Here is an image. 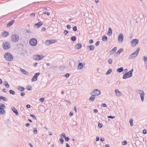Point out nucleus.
I'll return each mask as SVG.
<instances>
[{
    "label": "nucleus",
    "instance_id": "nucleus-15",
    "mask_svg": "<svg viewBox=\"0 0 147 147\" xmlns=\"http://www.w3.org/2000/svg\"><path fill=\"white\" fill-rule=\"evenodd\" d=\"M9 32H8L5 31L2 32L1 36L3 37L6 38L9 35Z\"/></svg>",
    "mask_w": 147,
    "mask_h": 147
},
{
    "label": "nucleus",
    "instance_id": "nucleus-13",
    "mask_svg": "<svg viewBox=\"0 0 147 147\" xmlns=\"http://www.w3.org/2000/svg\"><path fill=\"white\" fill-rule=\"evenodd\" d=\"M40 72L36 73L32 77V78L31 79V81L32 82L37 80V78L38 76L40 75Z\"/></svg>",
    "mask_w": 147,
    "mask_h": 147
},
{
    "label": "nucleus",
    "instance_id": "nucleus-61",
    "mask_svg": "<svg viewBox=\"0 0 147 147\" xmlns=\"http://www.w3.org/2000/svg\"><path fill=\"white\" fill-rule=\"evenodd\" d=\"M3 91L4 92L6 93L7 92V90H6V89L3 88Z\"/></svg>",
    "mask_w": 147,
    "mask_h": 147
},
{
    "label": "nucleus",
    "instance_id": "nucleus-62",
    "mask_svg": "<svg viewBox=\"0 0 147 147\" xmlns=\"http://www.w3.org/2000/svg\"><path fill=\"white\" fill-rule=\"evenodd\" d=\"M46 30V28H45V27H43V28H42L41 30H42V31H45V30Z\"/></svg>",
    "mask_w": 147,
    "mask_h": 147
},
{
    "label": "nucleus",
    "instance_id": "nucleus-3",
    "mask_svg": "<svg viewBox=\"0 0 147 147\" xmlns=\"http://www.w3.org/2000/svg\"><path fill=\"white\" fill-rule=\"evenodd\" d=\"M140 49V47L138 48L135 51L129 56L128 59H132L136 57L138 55Z\"/></svg>",
    "mask_w": 147,
    "mask_h": 147
},
{
    "label": "nucleus",
    "instance_id": "nucleus-14",
    "mask_svg": "<svg viewBox=\"0 0 147 147\" xmlns=\"http://www.w3.org/2000/svg\"><path fill=\"white\" fill-rule=\"evenodd\" d=\"M123 39V36L122 34L120 33L118 37V41L119 42H122Z\"/></svg>",
    "mask_w": 147,
    "mask_h": 147
},
{
    "label": "nucleus",
    "instance_id": "nucleus-26",
    "mask_svg": "<svg viewBox=\"0 0 147 147\" xmlns=\"http://www.w3.org/2000/svg\"><path fill=\"white\" fill-rule=\"evenodd\" d=\"M83 66V65L82 63H79L78 65V69H81Z\"/></svg>",
    "mask_w": 147,
    "mask_h": 147
},
{
    "label": "nucleus",
    "instance_id": "nucleus-19",
    "mask_svg": "<svg viewBox=\"0 0 147 147\" xmlns=\"http://www.w3.org/2000/svg\"><path fill=\"white\" fill-rule=\"evenodd\" d=\"M15 21L14 20H11L6 25L7 27H9L11 26L14 22Z\"/></svg>",
    "mask_w": 147,
    "mask_h": 147
},
{
    "label": "nucleus",
    "instance_id": "nucleus-32",
    "mask_svg": "<svg viewBox=\"0 0 147 147\" xmlns=\"http://www.w3.org/2000/svg\"><path fill=\"white\" fill-rule=\"evenodd\" d=\"M102 40L103 41H106L107 40V38L106 36H103L102 38Z\"/></svg>",
    "mask_w": 147,
    "mask_h": 147
},
{
    "label": "nucleus",
    "instance_id": "nucleus-4",
    "mask_svg": "<svg viewBox=\"0 0 147 147\" xmlns=\"http://www.w3.org/2000/svg\"><path fill=\"white\" fill-rule=\"evenodd\" d=\"M91 95H93L94 96H96L100 95L101 94L100 91L97 89H94L90 93Z\"/></svg>",
    "mask_w": 147,
    "mask_h": 147
},
{
    "label": "nucleus",
    "instance_id": "nucleus-58",
    "mask_svg": "<svg viewBox=\"0 0 147 147\" xmlns=\"http://www.w3.org/2000/svg\"><path fill=\"white\" fill-rule=\"evenodd\" d=\"M101 106L104 107H107V105L105 103H103L101 105Z\"/></svg>",
    "mask_w": 147,
    "mask_h": 147
},
{
    "label": "nucleus",
    "instance_id": "nucleus-1",
    "mask_svg": "<svg viewBox=\"0 0 147 147\" xmlns=\"http://www.w3.org/2000/svg\"><path fill=\"white\" fill-rule=\"evenodd\" d=\"M4 57L7 61H11L13 59V58L12 55L9 53H7L5 54Z\"/></svg>",
    "mask_w": 147,
    "mask_h": 147
},
{
    "label": "nucleus",
    "instance_id": "nucleus-35",
    "mask_svg": "<svg viewBox=\"0 0 147 147\" xmlns=\"http://www.w3.org/2000/svg\"><path fill=\"white\" fill-rule=\"evenodd\" d=\"M76 39V37L75 36H73L71 37V40L73 41H75Z\"/></svg>",
    "mask_w": 147,
    "mask_h": 147
},
{
    "label": "nucleus",
    "instance_id": "nucleus-16",
    "mask_svg": "<svg viewBox=\"0 0 147 147\" xmlns=\"http://www.w3.org/2000/svg\"><path fill=\"white\" fill-rule=\"evenodd\" d=\"M11 109L13 113L15 114L16 115L18 116L19 114L17 110H16L15 107H11Z\"/></svg>",
    "mask_w": 147,
    "mask_h": 147
},
{
    "label": "nucleus",
    "instance_id": "nucleus-63",
    "mask_svg": "<svg viewBox=\"0 0 147 147\" xmlns=\"http://www.w3.org/2000/svg\"><path fill=\"white\" fill-rule=\"evenodd\" d=\"M30 107H31L30 105L28 104V105H26V107L27 108H29Z\"/></svg>",
    "mask_w": 147,
    "mask_h": 147
},
{
    "label": "nucleus",
    "instance_id": "nucleus-38",
    "mask_svg": "<svg viewBox=\"0 0 147 147\" xmlns=\"http://www.w3.org/2000/svg\"><path fill=\"white\" fill-rule=\"evenodd\" d=\"M9 93L10 94L12 95H14L15 94V92L12 90H9Z\"/></svg>",
    "mask_w": 147,
    "mask_h": 147
},
{
    "label": "nucleus",
    "instance_id": "nucleus-39",
    "mask_svg": "<svg viewBox=\"0 0 147 147\" xmlns=\"http://www.w3.org/2000/svg\"><path fill=\"white\" fill-rule=\"evenodd\" d=\"M33 133L35 134H37V131L36 128L34 127V128Z\"/></svg>",
    "mask_w": 147,
    "mask_h": 147
},
{
    "label": "nucleus",
    "instance_id": "nucleus-21",
    "mask_svg": "<svg viewBox=\"0 0 147 147\" xmlns=\"http://www.w3.org/2000/svg\"><path fill=\"white\" fill-rule=\"evenodd\" d=\"M115 92L117 96H119L122 94V93L120 92L117 89H115Z\"/></svg>",
    "mask_w": 147,
    "mask_h": 147
},
{
    "label": "nucleus",
    "instance_id": "nucleus-23",
    "mask_svg": "<svg viewBox=\"0 0 147 147\" xmlns=\"http://www.w3.org/2000/svg\"><path fill=\"white\" fill-rule=\"evenodd\" d=\"M82 47V45L81 43H78L75 46V48L78 49H81Z\"/></svg>",
    "mask_w": 147,
    "mask_h": 147
},
{
    "label": "nucleus",
    "instance_id": "nucleus-44",
    "mask_svg": "<svg viewBox=\"0 0 147 147\" xmlns=\"http://www.w3.org/2000/svg\"><path fill=\"white\" fill-rule=\"evenodd\" d=\"M64 138L65 141L67 142H68L70 140L69 138L67 136L65 137Z\"/></svg>",
    "mask_w": 147,
    "mask_h": 147
},
{
    "label": "nucleus",
    "instance_id": "nucleus-18",
    "mask_svg": "<svg viewBox=\"0 0 147 147\" xmlns=\"http://www.w3.org/2000/svg\"><path fill=\"white\" fill-rule=\"evenodd\" d=\"M117 49L116 47H114L109 52L110 55H113L116 51Z\"/></svg>",
    "mask_w": 147,
    "mask_h": 147
},
{
    "label": "nucleus",
    "instance_id": "nucleus-45",
    "mask_svg": "<svg viewBox=\"0 0 147 147\" xmlns=\"http://www.w3.org/2000/svg\"><path fill=\"white\" fill-rule=\"evenodd\" d=\"M61 137H62V136L63 137V138H65L66 137L65 134L64 133H63L60 136Z\"/></svg>",
    "mask_w": 147,
    "mask_h": 147
},
{
    "label": "nucleus",
    "instance_id": "nucleus-36",
    "mask_svg": "<svg viewBox=\"0 0 147 147\" xmlns=\"http://www.w3.org/2000/svg\"><path fill=\"white\" fill-rule=\"evenodd\" d=\"M130 126L132 127L133 126V119H130L129 121Z\"/></svg>",
    "mask_w": 147,
    "mask_h": 147
},
{
    "label": "nucleus",
    "instance_id": "nucleus-42",
    "mask_svg": "<svg viewBox=\"0 0 147 147\" xmlns=\"http://www.w3.org/2000/svg\"><path fill=\"white\" fill-rule=\"evenodd\" d=\"M127 144V142L125 140L122 142V144L123 145H125Z\"/></svg>",
    "mask_w": 147,
    "mask_h": 147
},
{
    "label": "nucleus",
    "instance_id": "nucleus-40",
    "mask_svg": "<svg viewBox=\"0 0 147 147\" xmlns=\"http://www.w3.org/2000/svg\"><path fill=\"white\" fill-rule=\"evenodd\" d=\"M59 140L60 142V143L61 144H63L64 141L62 137L60 138L59 139Z\"/></svg>",
    "mask_w": 147,
    "mask_h": 147
},
{
    "label": "nucleus",
    "instance_id": "nucleus-34",
    "mask_svg": "<svg viewBox=\"0 0 147 147\" xmlns=\"http://www.w3.org/2000/svg\"><path fill=\"white\" fill-rule=\"evenodd\" d=\"M143 60L145 63L147 64V57L145 56H144Z\"/></svg>",
    "mask_w": 147,
    "mask_h": 147
},
{
    "label": "nucleus",
    "instance_id": "nucleus-11",
    "mask_svg": "<svg viewBox=\"0 0 147 147\" xmlns=\"http://www.w3.org/2000/svg\"><path fill=\"white\" fill-rule=\"evenodd\" d=\"M0 114L2 115L5 113V111L4 109L5 108V106L4 104L1 103H0Z\"/></svg>",
    "mask_w": 147,
    "mask_h": 147
},
{
    "label": "nucleus",
    "instance_id": "nucleus-64",
    "mask_svg": "<svg viewBox=\"0 0 147 147\" xmlns=\"http://www.w3.org/2000/svg\"><path fill=\"white\" fill-rule=\"evenodd\" d=\"M69 115L70 116H72L73 115V113L72 112H70L69 113Z\"/></svg>",
    "mask_w": 147,
    "mask_h": 147
},
{
    "label": "nucleus",
    "instance_id": "nucleus-12",
    "mask_svg": "<svg viewBox=\"0 0 147 147\" xmlns=\"http://www.w3.org/2000/svg\"><path fill=\"white\" fill-rule=\"evenodd\" d=\"M139 42V40L138 39H133L131 42V45L132 46H135L138 44Z\"/></svg>",
    "mask_w": 147,
    "mask_h": 147
},
{
    "label": "nucleus",
    "instance_id": "nucleus-33",
    "mask_svg": "<svg viewBox=\"0 0 147 147\" xmlns=\"http://www.w3.org/2000/svg\"><path fill=\"white\" fill-rule=\"evenodd\" d=\"M112 71V69H110L108 70L107 71L106 73V75H108L110 74Z\"/></svg>",
    "mask_w": 147,
    "mask_h": 147
},
{
    "label": "nucleus",
    "instance_id": "nucleus-49",
    "mask_svg": "<svg viewBox=\"0 0 147 147\" xmlns=\"http://www.w3.org/2000/svg\"><path fill=\"white\" fill-rule=\"evenodd\" d=\"M69 32L67 30H65L63 31V34L65 35H66Z\"/></svg>",
    "mask_w": 147,
    "mask_h": 147
},
{
    "label": "nucleus",
    "instance_id": "nucleus-55",
    "mask_svg": "<svg viewBox=\"0 0 147 147\" xmlns=\"http://www.w3.org/2000/svg\"><path fill=\"white\" fill-rule=\"evenodd\" d=\"M25 95V93L24 92H22L20 94V95L21 96H23Z\"/></svg>",
    "mask_w": 147,
    "mask_h": 147
},
{
    "label": "nucleus",
    "instance_id": "nucleus-5",
    "mask_svg": "<svg viewBox=\"0 0 147 147\" xmlns=\"http://www.w3.org/2000/svg\"><path fill=\"white\" fill-rule=\"evenodd\" d=\"M2 47L4 49L7 50L10 48L11 45L9 42H4L3 43Z\"/></svg>",
    "mask_w": 147,
    "mask_h": 147
},
{
    "label": "nucleus",
    "instance_id": "nucleus-7",
    "mask_svg": "<svg viewBox=\"0 0 147 147\" xmlns=\"http://www.w3.org/2000/svg\"><path fill=\"white\" fill-rule=\"evenodd\" d=\"M57 41L56 40H47L45 41V44L46 45H49L51 44L57 42Z\"/></svg>",
    "mask_w": 147,
    "mask_h": 147
},
{
    "label": "nucleus",
    "instance_id": "nucleus-54",
    "mask_svg": "<svg viewBox=\"0 0 147 147\" xmlns=\"http://www.w3.org/2000/svg\"><path fill=\"white\" fill-rule=\"evenodd\" d=\"M107 117L108 118H111V119H113L115 117V116H108Z\"/></svg>",
    "mask_w": 147,
    "mask_h": 147
},
{
    "label": "nucleus",
    "instance_id": "nucleus-50",
    "mask_svg": "<svg viewBox=\"0 0 147 147\" xmlns=\"http://www.w3.org/2000/svg\"><path fill=\"white\" fill-rule=\"evenodd\" d=\"M103 125L102 123H99L98 124V126L100 128H101L102 127Z\"/></svg>",
    "mask_w": 147,
    "mask_h": 147
},
{
    "label": "nucleus",
    "instance_id": "nucleus-2",
    "mask_svg": "<svg viewBox=\"0 0 147 147\" xmlns=\"http://www.w3.org/2000/svg\"><path fill=\"white\" fill-rule=\"evenodd\" d=\"M134 71L133 69H132L130 71L125 73L123 76V78L126 79L128 78L131 77L132 76V72Z\"/></svg>",
    "mask_w": 147,
    "mask_h": 147
},
{
    "label": "nucleus",
    "instance_id": "nucleus-22",
    "mask_svg": "<svg viewBox=\"0 0 147 147\" xmlns=\"http://www.w3.org/2000/svg\"><path fill=\"white\" fill-rule=\"evenodd\" d=\"M123 50L122 48L120 49L115 54V56L116 55L118 57L119 54L123 51Z\"/></svg>",
    "mask_w": 147,
    "mask_h": 147
},
{
    "label": "nucleus",
    "instance_id": "nucleus-41",
    "mask_svg": "<svg viewBox=\"0 0 147 147\" xmlns=\"http://www.w3.org/2000/svg\"><path fill=\"white\" fill-rule=\"evenodd\" d=\"M30 116L31 117L34 119L36 120L37 118L33 114H31Z\"/></svg>",
    "mask_w": 147,
    "mask_h": 147
},
{
    "label": "nucleus",
    "instance_id": "nucleus-48",
    "mask_svg": "<svg viewBox=\"0 0 147 147\" xmlns=\"http://www.w3.org/2000/svg\"><path fill=\"white\" fill-rule=\"evenodd\" d=\"M39 100L40 102H43L45 100V98L43 97L41 98H40Z\"/></svg>",
    "mask_w": 147,
    "mask_h": 147
},
{
    "label": "nucleus",
    "instance_id": "nucleus-24",
    "mask_svg": "<svg viewBox=\"0 0 147 147\" xmlns=\"http://www.w3.org/2000/svg\"><path fill=\"white\" fill-rule=\"evenodd\" d=\"M20 70L23 74L25 75H28L29 74L28 72L25 70L20 68Z\"/></svg>",
    "mask_w": 147,
    "mask_h": 147
},
{
    "label": "nucleus",
    "instance_id": "nucleus-37",
    "mask_svg": "<svg viewBox=\"0 0 147 147\" xmlns=\"http://www.w3.org/2000/svg\"><path fill=\"white\" fill-rule=\"evenodd\" d=\"M32 87L29 85L26 87L27 89L28 90H31L32 89Z\"/></svg>",
    "mask_w": 147,
    "mask_h": 147
},
{
    "label": "nucleus",
    "instance_id": "nucleus-8",
    "mask_svg": "<svg viewBox=\"0 0 147 147\" xmlns=\"http://www.w3.org/2000/svg\"><path fill=\"white\" fill-rule=\"evenodd\" d=\"M44 56L42 55H34L33 56V59L35 60H40L44 58Z\"/></svg>",
    "mask_w": 147,
    "mask_h": 147
},
{
    "label": "nucleus",
    "instance_id": "nucleus-31",
    "mask_svg": "<svg viewBox=\"0 0 147 147\" xmlns=\"http://www.w3.org/2000/svg\"><path fill=\"white\" fill-rule=\"evenodd\" d=\"M123 71V67H121L118 68L117 69V71L119 73H120L122 72Z\"/></svg>",
    "mask_w": 147,
    "mask_h": 147
},
{
    "label": "nucleus",
    "instance_id": "nucleus-6",
    "mask_svg": "<svg viewBox=\"0 0 147 147\" xmlns=\"http://www.w3.org/2000/svg\"><path fill=\"white\" fill-rule=\"evenodd\" d=\"M11 38L12 41L14 42H18L19 39L18 35L16 34H13L11 36Z\"/></svg>",
    "mask_w": 147,
    "mask_h": 147
},
{
    "label": "nucleus",
    "instance_id": "nucleus-56",
    "mask_svg": "<svg viewBox=\"0 0 147 147\" xmlns=\"http://www.w3.org/2000/svg\"><path fill=\"white\" fill-rule=\"evenodd\" d=\"M93 42V40L92 39H91L89 41V43L90 44H92Z\"/></svg>",
    "mask_w": 147,
    "mask_h": 147
},
{
    "label": "nucleus",
    "instance_id": "nucleus-59",
    "mask_svg": "<svg viewBox=\"0 0 147 147\" xmlns=\"http://www.w3.org/2000/svg\"><path fill=\"white\" fill-rule=\"evenodd\" d=\"M67 28L68 29H70L71 28V26L69 24H67L66 26Z\"/></svg>",
    "mask_w": 147,
    "mask_h": 147
},
{
    "label": "nucleus",
    "instance_id": "nucleus-10",
    "mask_svg": "<svg viewBox=\"0 0 147 147\" xmlns=\"http://www.w3.org/2000/svg\"><path fill=\"white\" fill-rule=\"evenodd\" d=\"M29 43L32 46H34L36 45L37 40L34 38H32L30 40Z\"/></svg>",
    "mask_w": 147,
    "mask_h": 147
},
{
    "label": "nucleus",
    "instance_id": "nucleus-57",
    "mask_svg": "<svg viewBox=\"0 0 147 147\" xmlns=\"http://www.w3.org/2000/svg\"><path fill=\"white\" fill-rule=\"evenodd\" d=\"M142 132L143 134H145L147 133V132L146 130L145 129H144L143 130Z\"/></svg>",
    "mask_w": 147,
    "mask_h": 147
},
{
    "label": "nucleus",
    "instance_id": "nucleus-51",
    "mask_svg": "<svg viewBox=\"0 0 147 147\" xmlns=\"http://www.w3.org/2000/svg\"><path fill=\"white\" fill-rule=\"evenodd\" d=\"M35 15V13H32L30 15V16L31 17H34Z\"/></svg>",
    "mask_w": 147,
    "mask_h": 147
},
{
    "label": "nucleus",
    "instance_id": "nucleus-17",
    "mask_svg": "<svg viewBox=\"0 0 147 147\" xmlns=\"http://www.w3.org/2000/svg\"><path fill=\"white\" fill-rule=\"evenodd\" d=\"M94 46L91 45L87 46V49L88 51H90L93 50L94 49Z\"/></svg>",
    "mask_w": 147,
    "mask_h": 147
},
{
    "label": "nucleus",
    "instance_id": "nucleus-47",
    "mask_svg": "<svg viewBox=\"0 0 147 147\" xmlns=\"http://www.w3.org/2000/svg\"><path fill=\"white\" fill-rule=\"evenodd\" d=\"M43 14H47V15L49 16L50 15V13L49 12H48L47 11H44L43 12Z\"/></svg>",
    "mask_w": 147,
    "mask_h": 147
},
{
    "label": "nucleus",
    "instance_id": "nucleus-30",
    "mask_svg": "<svg viewBox=\"0 0 147 147\" xmlns=\"http://www.w3.org/2000/svg\"><path fill=\"white\" fill-rule=\"evenodd\" d=\"M95 96H93V95H91L89 99V100L91 101H93L95 99Z\"/></svg>",
    "mask_w": 147,
    "mask_h": 147
},
{
    "label": "nucleus",
    "instance_id": "nucleus-9",
    "mask_svg": "<svg viewBox=\"0 0 147 147\" xmlns=\"http://www.w3.org/2000/svg\"><path fill=\"white\" fill-rule=\"evenodd\" d=\"M136 91L137 93L140 95L141 101H143L144 100V91L141 90H137Z\"/></svg>",
    "mask_w": 147,
    "mask_h": 147
},
{
    "label": "nucleus",
    "instance_id": "nucleus-28",
    "mask_svg": "<svg viewBox=\"0 0 147 147\" xmlns=\"http://www.w3.org/2000/svg\"><path fill=\"white\" fill-rule=\"evenodd\" d=\"M112 34V29L110 28L109 27V28L108 32L107 33V34L108 35H111Z\"/></svg>",
    "mask_w": 147,
    "mask_h": 147
},
{
    "label": "nucleus",
    "instance_id": "nucleus-25",
    "mask_svg": "<svg viewBox=\"0 0 147 147\" xmlns=\"http://www.w3.org/2000/svg\"><path fill=\"white\" fill-rule=\"evenodd\" d=\"M1 100L5 101H8V99L7 98L3 96H0V101Z\"/></svg>",
    "mask_w": 147,
    "mask_h": 147
},
{
    "label": "nucleus",
    "instance_id": "nucleus-52",
    "mask_svg": "<svg viewBox=\"0 0 147 147\" xmlns=\"http://www.w3.org/2000/svg\"><path fill=\"white\" fill-rule=\"evenodd\" d=\"M70 76V74L69 73H67L65 75V77L66 78H67L69 77Z\"/></svg>",
    "mask_w": 147,
    "mask_h": 147
},
{
    "label": "nucleus",
    "instance_id": "nucleus-29",
    "mask_svg": "<svg viewBox=\"0 0 147 147\" xmlns=\"http://www.w3.org/2000/svg\"><path fill=\"white\" fill-rule=\"evenodd\" d=\"M18 90L20 91H23L25 90L24 88L21 86H19L18 87Z\"/></svg>",
    "mask_w": 147,
    "mask_h": 147
},
{
    "label": "nucleus",
    "instance_id": "nucleus-20",
    "mask_svg": "<svg viewBox=\"0 0 147 147\" xmlns=\"http://www.w3.org/2000/svg\"><path fill=\"white\" fill-rule=\"evenodd\" d=\"M42 25V23L41 22H39L38 23L35 24L34 25V26L35 27L38 28L40 26H41Z\"/></svg>",
    "mask_w": 147,
    "mask_h": 147
},
{
    "label": "nucleus",
    "instance_id": "nucleus-43",
    "mask_svg": "<svg viewBox=\"0 0 147 147\" xmlns=\"http://www.w3.org/2000/svg\"><path fill=\"white\" fill-rule=\"evenodd\" d=\"M108 62L109 64H111L112 63V60L111 58H109L108 60Z\"/></svg>",
    "mask_w": 147,
    "mask_h": 147
},
{
    "label": "nucleus",
    "instance_id": "nucleus-27",
    "mask_svg": "<svg viewBox=\"0 0 147 147\" xmlns=\"http://www.w3.org/2000/svg\"><path fill=\"white\" fill-rule=\"evenodd\" d=\"M3 84L7 88H8L9 87V84L6 81H4L3 82Z\"/></svg>",
    "mask_w": 147,
    "mask_h": 147
},
{
    "label": "nucleus",
    "instance_id": "nucleus-46",
    "mask_svg": "<svg viewBox=\"0 0 147 147\" xmlns=\"http://www.w3.org/2000/svg\"><path fill=\"white\" fill-rule=\"evenodd\" d=\"M77 27L76 26H74L73 28V30L74 31H76L77 30Z\"/></svg>",
    "mask_w": 147,
    "mask_h": 147
},
{
    "label": "nucleus",
    "instance_id": "nucleus-53",
    "mask_svg": "<svg viewBox=\"0 0 147 147\" xmlns=\"http://www.w3.org/2000/svg\"><path fill=\"white\" fill-rule=\"evenodd\" d=\"M100 43V42L99 41H97L95 44V45L96 46H98L99 45Z\"/></svg>",
    "mask_w": 147,
    "mask_h": 147
},
{
    "label": "nucleus",
    "instance_id": "nucleus-60",
    "mask_svg": "<svg viewBox=\"0 0 147 147\" xmlns=\"http://www.w3.org/2000/svg\"><path fill=\"white\" fill-rule=\"evenodd\" d=\"M74 110L75 111L76 113L77 112V111L76 110V106L74 107Z\"/></svg>",
    "mask_w": 147,
    "mask_h": 147
}]
</instances>
